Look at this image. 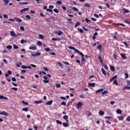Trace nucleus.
<instances>
[{
    "instance_id": "nucleus-45",
    "label": "nucleus",
    "mask_w": 130,
    "mask_h": 130,
    "mask_svg": "<svg viewBox=\"0 0 130 130\" xmlns=\"http://www.w3.org/2000/svg\"><path fill=\"white\" fill-rule=\"evenodd\" d=\"M21 74H24L26 72V71L25 70H22L21 71Z\"/></svg>"
},
{
    "instance_id": "nucleus-59",
    "label": "nucleus",
    "mask_w": 130,
    "mask_h": 130,
    "mask_svg": "<svg viewBox=\"0 0 130 130\" xmlns=\"http://www.w3.org/2000/svg\"><path fill=\"white\" fill-rule=\"evenodd\" d=\"M124 22L126 23H127V24H128V25H130V22H129V21H128L126 20H124Z\"/></svg>"
},
{
    "instance_id": "nucleus-16",
    "label": "nucleus",
    "mask_w": 130,
    "mask_h": 130,
    "mask_svg": "<svg viewBox=\"0 0 130 130\" xmlns=\"http://www.w3.org/2000/svg\"><path fill=\"white\" fill-rule=\"evenodd\" d=\"M101 71H102V72L103 74L104 75L106 76V72H105V69H104V68H102V69H101Z\"/></svg>"
},
{
    "instance_id": "nucleus-47",
    "label": "nucleus",
    "mask_w": 130,
    "mask_h": 130,
    "mask_svg": "<svg viewBox=\"0 0 130 130\" xmlns=\"http://www.w3.org/2000/svg\"><path fill=\"white\" fill-rule=\"evenodd\" d=\"M103 67H105L106 70H107L109 69V67H107V65H105V64H103Z\"/></svg>"
},
{
    "instance_id": "nucleus-54",
    "label": "nucleus",
    "mask_w": 130,
    "mask_h": 130,
    "mask_svg": "<svg viewBox=\"0 0 130 130\" xmlns=\"http://www.w3.org/2000/svg\"><path fill=\"white\" fill-rule=\"evenodd\" d=\"M13 48L16 49H18V46H17L16 45H13Z\"/></svg>"
},
{
    "instance_id": "nucleus-58",
    "label": "nucleus",
    "mask_w": 130,
    "mask_h": 130,
    "mask_svg": "<svg viewBox=\"0 0 130 130\" xmlns=\"http://www.w3.org/2000/svg\"><path fill=\"white\" fill-rule=\"evenodd\" d=\"M29 66H30L31 67L34 68H36L37 67V66H36L35 64H30V65H29Z\"/></svg>"
},
{
    "instance_id": "nucleus-43",
    "label": "nucleus",
    "mask_w": 130,
    "mask_h": 130,
    "mask_svg": "<svg viewBox=\"0 0 130 130\" xmlns=\"http://www.w3.org/2000/svg\"><path fill=\"white\" fill-rule=\"evenodd\" d=\"M113 83H114V84H115L116 85H118V82H117V80H114L113 81Z\"/></svg>"
},
{
    "instance_id": "nucleus-6",
    "label": "nucleus",
    "mask_w": 130,
    "mask_h": 130,
    "mask_svg": "<svg viewBox=\"0 0 130 130\" xmlns=\"http://www.w3.org/2000/svg\"><path fill=\"white\" fill-rule=\"evenodd\" d=\"M70 49L74 50L75 52L77 53H79L80 51L79 50L75 49L73 46H70Z\"/></svg>"
},
{
    "instance_id": "nucleus-27",
    "label": "nucleus",
    "mask_w": 130,
    "mask_h": 130,
    "mask_svg": "<svg viewBox=\"0 0 130 130\" xmlns=\"http://www.w3.org/2000/svg\"><path fill=\"white\" fill-rule=\"evenodd\" d=\"M36 2L38 4H42V3H43V0H36Z\"/></svg>"
},
{
    "instance_id": "nucleus-9",
    "label": "nucleus",
    "mask_w": 130,
    "mask_h": 130,
    "mask_svg": "<svg viewBox=\"0 0 130 130\" xmlns=\"http://www.w3.org/2000/svg\"><path fill=\"white\" fill-rule=\"evenodd\" d=\"M14 20H15L16 21H17V22L18 23H20V22H22V20L20 19L18 17H15L14 18Z\"/></svg>"
},
{
    "instance_id": "nucleus-26",
    "label": "nucleus",
    "mask_w": 130,
    "mask_h": 130,
    "mask_svg": "<svg viewBox=\"0 0 130 130\" xmlns=\"http://www.w3.org/2000/svg\"><path fill=\"white\" fill-rule=\"evenodd\" d=\"M121 57H122V59H126L125 55L123 54H121Z\"/></svg>"
},
{
    "instance_id": "nucleus-38",
    "label": "nucleus",
    "mask_w": 130,
    "mask_h": 130,
    "mask_svg": "<svg viewBox=\"0 0 130 130\" xmlns=\"http://www.w3.org/2000/svg\"><path fill=\"white\" fill-rule=\"evenodd\" d=\"M57 33L58 36H61L62 32L61 30H59V31H57Z\"/></svg>"
},
{
    "instance_id": "nucleus-60",
    "label": "nucleus",
    "mask_w": 130,
    "mask_h": 130,
    "mask_svg": "<svg viewBox=\"0 0 130 130\" xmlns=\"http://www.w3.org/2000/svg\"><path fill=\"white\" fill-rule=\"evenodd\" d=\"M54 6L52 5H49V9H54Z\"/></svg>"
},
{
    "instance_id": "nucleus-34",
    "label": "nucleus",
    "mask_w": 130,
    "mask_h": 130,
    "mask_svg": "<svg viewBox=\"0 0 130 130\" xmlns=\"http://www.w3.org/2000/svg\"><path fill=\"white\" fill-rule=\"evenodd\" d=\"M22 111L27 112L28 111V108H23Z\"/></svg>"
},
{
    "instance_id": "nucleus-22",
    "label": "nucleus",
    "mask_w": 130,
    "mask_h": 130,
    "mask_svg": "<svg viewBox=\"0 0 130 130\" xmlns=\"http://www.w3.org/2000/svg\"><path fill=\"white\" fill-rule=\"evenodd\" d=\"M84 7H86V8H90L91 7V5H90V4H85L84 5Z\"/></svg>"
},
{
    "instance_id": "nucleus-12",
    "label": "nucleus",
    "mask_w": 130,
    "mask_h": 130,
    "mask_svg": "<svg viewBox=\"0 0 130 130\" xmlns=\"http://www.w3.org/2000/svg\"><path fill=\"white\" fill-rule=\"evenodd\" d=\"M104 89L103 88L100 89L96 91V94L103 92Z\"/></svg>"
},
{
    "instance_id": "nucleus-40",
    "label": "nucleus",
    "mask_w": 130,
    "mask_h": 130,
    "mask_svg": "<svg viewBox=\"0 0 130 130\" xmlns=\"http://www.w3.org/2000/svg\"><path fill=\"white\" fill-rule=\"evenodd\" d=\"M102 47V45H99V46H97V49H100V50H101Z\"/></svg>"
},
{
    "instance_id": "nucleus-5",
    "label": "nucleus",
    "mask_w": 130,
    "mask_h": 130,
    "mask_svg": "<svg viewBox=\"0 0 130 130\" xmlns=\"http://www.w3.org/2000/svg\"><path fill=\"white\" fill-rule=\"evenodd\" d=\"M78 53L82 56V61H85V58H84V56H85L84 54H83L81 51L78 52Z\"/></svg>"
},
{
    "instance_id": "nucleus-44",
    "label": "nucleus",
    "mask_w": 130,
    "mask_h": 130,
    "mask_svg": "<svg viewBox=\"0 0 130 130\" xmlns=\"http://www.w3.org/2000/svg\"><path fill=\"white\" fill-rule=\"evenodd\" d=\"M56 122L57 123H58L60 125L62 124V122L58 120H56Z\"/></svg>"
},
{
    "instance_id": "nucleus-39",
    "label": "nucleus",
    "mask_w": 130,
    "mask_h": 130,
    "mask_svg": "<svg viewBox=\"0 0 130 130\" xmlns=\"http://www.w3.org/2000/svg\"><path fill=\"white\" fill-rule=\"evenodd\" d=\"M40 15L41 17H45V16H44V14L43 13L42 11H40Z\"/></svg>"
},
{
    "instance_id": "nucleus-61",
    "label": "nucleus",
    "mask_w": 130,
    "mask_h": 130,
    "mask_svg": "<svg viewBox=\"0 0 130 130\" xmlns=\"http://www.w3.org/2000/svg\"><path fill=\"white\" fill-rule=\"evenodd\" d=\"M45 51H46V52L50 51V48H46V49H45Z\"/></svg>"
},
{
    "instance_id": "nucleus-1",
    "label": "nucleus",
    "mask_w": 130,
    "mask_h": 130,
    "mask_svg": "<svg viewBox=\"0 0 130 130\" xmlns=\"http://www.w3.org/2000/svg\"><path fill=\"white\" fill-rule=\"evenodd\" d=\"M48 77L50 78L51 77L50 75V74H47L46 75L44 76V78L45 79V80H44V82L45 83H48L49 82V80H48Z\"/></svg>"
},
{
    "instance_id": "nucleus-10",
    "label": "nucleus",
    "mask_w": 130,
    "mask_h": 130,
    "mask_svg": "<svg viewBox=\"0 0 130 130\" xmlns=\"http://www.w3.org/2000/svg\"><path fill=\"white\" fill-rule=\"evenodd\" d=\"M29 50H36L37 49V48L36 46H31L29 47Z\"/></svg>"
},
{
    "instance_id": "nucleus-8",
    "label": "nucleus",
    "mask_w": 130,
    "mask_h": 130,
    "mask_svg": "<svg viewBox=\"0 0 130 130\" xmlns=\"http://www.w3.org/2000/svg\"><path fill=\"white\" fill-rule=\"evenodd\" d=\"M12 72L11 71H8V73H5V77H9V75H12Z\"/></svg>"
},
{
    "instance_id": "nucleus-17",
    "label": "nucleus",
    "mask_w": 130,
    "mask_h": 130,
    "mask_svg": "<svg viewBox=\"0 0 130 130\" xmlns=\"http://www.w3.org/2000/svg\"><path fill=\"white\" fill-rule=\"evenodd\" d=\"M99 59L100 60L101 63H102V64H104L103 61L102 60V57L101 56H100V55L99 56Z\"/></svg>"
},
{
    "instance_id": "nucleus-20",
    "label": "nucleus",
    "mask_w": 130,
    "mask_h": 130,
    "mask_svg": "<svg viewBox=\"0 0 130 130\" xmlns=\"http://www.w3.org/2000/svg\"><path fill=\"white\" fill-rule=\"evenodd\" d=\"M110 69L113 72H114L115 71V68H114V67H113L112 66H110Z\"/></svg>"
},
{
    "instance_id": "nucleus-24",
    "label": "nucleus",
    "mask_w": 130,
    "mask_h": 130,
    "mask_svg": "<svg viewBox=\"0 0 130 130\" xmlns=\"http://www.w3.org/2000/svg\"><path fill=\"white\" fill-rule=\"evenodd\" d=\"M4 2L5 3V5H8L9 3H10L9 0H3Z\"/></svg>"
},
{
    "instance_id": "nucleus-41",
    "label": "nucleus",
    "mask_w": 130,
    "mask_h": 130,
    "mask_svg": "<svg viewBox=\"0 0 130 130\" xmlns=\"http://www.w3.org/2000/svg\"><path fill=\"white\" fill-rule=\"evenodd\" d=\"M39 37L41 39H44V35H41V34L39 35Z\"/></svg>"
},
{
    "instance_id": "nucleus-29",
    "label": "nucleus",
    "mask_w": 130,
    "mask_h": 130,
    "mask_svg": "<svg viewBox=\"0 0 130 130\" xmlns=\"http://www.w3.org/2000/svg\"><path fill=\"white\" fill-rule=\"evenodd\" d=\"M80 25V22H76V24L75 25V27L76 28Z\"/></svg>"
},
{
    "instance_id": "nucleus-56",
    "label": "nucleus",
    "mask_w": 130,
    "mask_h": 130,
    "mask_svg": "<svg viewBox=\"0 0 130 130\" xmlns=\"http://www.w3.org/2000/svg\"><path fill=\"white\" fill-rule=\"evenodd\" d=\"M26 18H27L28 20H30L31 19V17L29 15H26Z\"/></svg>"
},
{
    "instance_id": "nucleus-13",
    "label": "nucleus",
    "mask_w": 130,
    "mask_h": 130,
    "mask_svg": "<svg viewBox=\"0 0 130 130\" xmlns=\"http://www.w3.org/2000/svg\"><path fill=\"white\" fill-rule=\"evenodd\" d=\"M95 83H89L88 84V85L89 86V87H94V86H95Z\"/></svg>"
},
{
    "instance_id": "nucleus-64",
    "label": "nucleus",
    "mask_w": 130,
    "mask_h": 130,
    "mask_svg": "<svg viewBox=\"0 0 130 130\" xmlns=\"http://www.w3.org/2000/svg\"><path fill=\"white\" fill-rule=\"evenodd\" d=\"M127 85L130 86V81L129 80H127Z\"/></svg>"
},
{
    "instance_id": "nucleus-11",
    "label": "nucleus",
    "mask_w": 130,
    "mask_h": 130,
    "mask_svg": "<svg viewBox=\"0 0 130 130\" xmlns=\"http://www.w3.org/2000/svg\"><path fill=\"white\" fill-rule=\"evenodd\" d=\"M126 89L129 90L130 89V86H126L122 88V90L124 91Z\"/></svg>"
},
{
    "instance_id": "nucleus-15",
    "label": "nucleus",
    "mask_w": 130,
    "mask_h": 130,
    "mask_svg": "<svg viewBox=\"0 0 130 130\" xmlns=\"http://www.w3.org/2000/svg\"><path fill=\"white\" fill-rule=\"evenodd\" d=\"M116 113L119 114H121L122 113V111L121 110L117 109L116 110Z\"/></svg>"
},
{
    "instance_id": "nucleus-3",
    "label": "nucleus",
    "mask_w": 130,
    "mask_h": 130,
    "mask_svg": "<svg viewBox=\"0 0 130 130\" xmlns=\"http://www.w3.org/2000/svg\"><path fill=\"white\" fill-rule=\"evenodd\" d=\"M0 115H4V116H8L9 114L7 112L4 111V112H0Z\"/></svg>"
},
{
    "instance_id": "nucleus-42",
    "label": "nucleus",
    "mask_w": 130,
    "mask_h": 130,
    "mask_svg": "<svg viewBox=\"0 0 130 130\" xmlns=\"http://www.w3.org/2000/svg\"><path fill=\"white\" fill-rule=\"evenodd\" d=\"M53 11H54V12H55V13H56L57 14H58L59 12V11L57 9H54Z\"/></svg>"
},
{
    "instance_id": "nucleus-23",
    "label": "nucleus",
    "mask_w": 130,
    "mask_h": 130,
    "mask_svg": "<svg viewBox=\"0 0 130 130\" xmlns=\"http://www.w3.org/2000/svg\"><path fill=\"white\" fill-rule=\"evenodd\" d=\"M104 114H105V113H104V112L103 111H100L99 112V115L100 116H103L104 115Z\"/></svg>"
},
{
    "instance_id": "nucleus-36",
    "label": "nucleus",
    "mask_w": 130,
    "mask_h": 130,
    "mask_svg": "<svg viewBox=\"0 0 130 130\" xmlns=\"http://www.w3.org/2000/svg\"><path fill=\"white\" fill-rule=\"evenodd\" d=\"M105 118L108 119L109 120L112 119V117L111 116H105Z\"/></svg>"
},
{
    "instance_id": "nucleus-37",
    "label": "nucleus",
    "mask_w": 130,
    "mask_h": 130,
    "mask_svg": "<svg viewBox=\"0 0 130 130\" xmlns=\"http://www.w3.org/2000/svg\"><path fill=\"white\" fill-rule=\"evenodd\" d=\"M7 48L8 49H12V45H8V46H7Z\"/></svg>"
},
{
    "instance_id": "nucleus-49",
    "label": "nucleus",
    "mask_w": 130,
    "mask_h": 130,
    "mask_svg": "<svg viewBox=\"0 0 130 130\" xmlns=\"http://www.w3.org/2000/svg\"><path fill=\"white\" fill-rule=\"evenodd\" d=\"M119 120H123V116H121L118 117Z\"/></svg>"
},
{
    "instance_id": "nucleus-62",
    "label": "nucleus",
    "mask_w": 130,
    "mask_h": 130,
    "mask_svg": "<svg viewBox=\"0 0 130 130\" xmlns=\"http://www.w3.org/2000/svg\"><path fill=\"white\" fill-rule=\"evenodd\" d=\"M94 16L95 17L97 18H99V16L98 14H94Z\"/></svg>"
},
{
    "instance_id": "nucleus-14",
    "label": "nucleus",
    "mask_w": 130,
    "mask_h": 130,
    "mask_svg": "<svg viewBox=\"0 0 130 130\" xmlns=\"http://www.w3.org/2000/svg\"><path fill=\"white\" fill-rule=\"evenodd\" d=\"M43 103V101H35L34 103L35 104L38 105V104H42Z\"/></svg>"
},
{
    "instance_id": "nucleus-46",
    "label": "nucleus",
    "mask_w": 130,
    "mask_h": 130,
    "mask_svg": "<svg viewBox=\"0 0 130 130\" xmlns=\"http://www.w3.org/2000/svg\"><path fill=\"white\" fill-rule=\"evenodd\" d=\"M72 9H73V10L74 11L78 12L79 11V10L77 9L76 7H73Z\"/></svg>"
},
{
    "instance_id": "nucleus-55",
    "label": "nucleus",
    "mask_w": 130,
    "mask_h": 130,
    "mask_svg": "<svg viewBox=\"0 0 130 130\" xmlns=\"http://www.w3.org/2000/svg\"><path fill=\"white\" fill-rule=\"evenodd\" d=\"M125 79H127L129 77L128 73H125Z\"/></svg>"
},
{
    "instance_id": "nucleus-51",
    "label": "nucleus",
    "mask_w": 130,
    "mask_h": 130,
    "mask_svg": "<svg viewBox=\"0 0 130 130\" xmlns=\"http://www.w3.org/2000/svg\"><path fill=\"white\" fill-rule=\"evenodd\" d=\"M20 29H21V31H24L25 30L24 27L22 26H20Z\"/></svg>"
},
{
    "instance_id": "nucleus-7",
    "label": "nucleus",
    "mask_w": 130,
    "mask_h": 130,
    "mask_svg": "<svg viewBox=\"0 0 130 130\" xmlns=\"http://www.w3.org/2000/svg\"><path fill=\"white\" fill-rule=\"evenodd\" d=\"M29 10V8H24V9H22L20 11V12L21 13V14H23V12H26L27 11H28Z\"/></svg>"
},
{
    "instance_id": "nucleus-25",
    "label": "nucleus",
    "mask_w": 130,
    "mask_h": 130,
    "mask_svg": "<svg viewBox=\"0 0 130 130\" xmlns=\"http://www.w3.org/2000/svg\"><path fill=\"white\" fill-rule=\"evenodd\" d=\"M52 41H60V39H59V38H57V39H56V38H52Z\"/></svg>"
},
{
    "instance_id": "nucleus-32",
    "label": "nucleus",
    "mask_w": 130,
    "mask_h": 130,
    "mask_svg": "<svg viewBox=\"0 0 130 130\" xmlns=\"http://www.w3.org/2000/svg\"><path fill=\"white\" fill-rule=\"evenodd\" d=\"M109 92L107 90H105L103 92H102V94H103V95L105 94H108Z\"/></svg>"
},
{
    "instance_id": "nucleus-28",
    "label": "nucleus",
    "mask_w": 130,
    "mask_h": 130,
    "mask_svg": "<svg viewBox=\"0 0 130 130\" xmlns=\"http://www.w3.org/2000/svg\"><path fill=\"white\" fill-rule=\"evenodd\" d=\"M37 45H38V46H41L42 45L41 41H38L37 42Z\"/></svg>"
},
{
    "instance_id": "nucleus-21",
    "label": "nucleus",
    "mask_w": 130,
    "mask_h": 130,
    "mask_svg": "<svg viewBox=\"0 0 130 130\" xmlns=\"http://www.w3.org/2000/svg\"><path fill=\"white\" fill-rule=\"evenodd\" d=\"M62 125L65 127H68L69 126V124L68 123H63Z\"/></svg>"
},
{
    "instance_id": "nucleus-30",
    "label": "nucleus",
    "mask_w": 130,
    "mask_h": 130,
    "mask_svg": "<svg viewBox=\"0 0 130 130\" xmlns=\"http://www.w3.org/2000/svg\"><path fill=\"white\" fill-rule=\"evenodd\" d=\"M36 56H40L41 55V52H38L36 53Z\"/></svg>"
},
{
    "instance_id": "nucleus-57",
    "label": "nucleus",
    "mask_w": 130,
    "mask_h": 130,
    "mask_svg": "<svg viewBox=\"0 0 130 130\" xmlns=\"http://www.w3.org/2000/svg\"><path fill=\"white\" fill-rule=\"evenodd\" d=\"M11 80H12L13 82H16V81H17L16 78H14V77L11 78Z\"/></svg>"
},
{
    "instance_id": "nucleus-19",
    "label": "nucleus",
    "mask_w": 130,
    "mask_h": 130,
    "mask_svg": "<svg viewBox=\"0 0 130 130\" xmlns=\"http://www.w3.org/2000/svg\"><path fill=\"white\" fill-rule=\"evenodd\" d=\"M52 102H53L52 101H49L45 104V105H51Z\"/></svg>"
},
{
    "instance_id": "nucleus-4",
    "label": "nucleus",
    "mask_w": 130,
    "mask_h": 130,
    "mask_svg": "<svg viewBox=\"0 0 130 130\" xmlns=\"http://www.w3.org/2000/svg\"><path fill=\"white\" fill-rule=\"evenodd\" d=\"M83 105V104L82 102H78L77 105V108H81V107Z\"/></svg>"
},
{
    "instance_id": "nucleus-53",
    "label": "nucleus",
    "mask_w": 130,
    "mask_h": 130,
    "mask_svg": "<svg viewBox=\"0 0 130 130\" xmlns=\"http://www.w3.org/2000/svg\"><path fill=\"white\" fill-rule=\"evenodd\" d=\"M56 4H58V5H61L62 4V2L60 1H57L56 2Z\"/></svg>"
},
{
    "instance_id": "nucleus-2",
    "label": "nucleus",
    "mask_w": 130,
    "mask_h": 130,
    "mask_svg": "<svg viewBox=\"0 0 130 130\" xmlns=\"http://www.w3.org/2000/svg\"><path fill=\"white\" fill-rule=\"evenodd\" d=\"M10 35L12 37L17 38L18 37V35H16V34L15 33L14 31L13 30L10 31Z\"/></svg>"
},
{
    "instance_id": "nucleus-52",
    "label": "nucleus",
    "mask_w": 130,
    "mask_h": 130,
    "mask_svg": "<svg viewBox=\"0 0 130 130\" xmlns=\"http://www.w3.org/2000/svg\"><path fill=\"white\" fill-rule=\"evenodd\" d=\"M122 43H123V44H124L126 47H129V45H128L126 42H122Z\"/></svg>"
},
{
    "instance_id": "nucleus-35",
    "label": "nucleus",
    "mask_w": 130,
    "mask_h": 130,
    "mask_svg": "<svg viewBox=\"0 0 130 130\" xmlns=\"http://www.w3.org/2000/svg\"><path fill=\"white\" fill-rule=\"evenodd\" d=\"M22 103L24 105H28V102H25L24 101H22Z\"/></svg>"
},
{
    "instance_id": "nucleus-33",
    "label": "nucleus",
    "mask_w": 130,
    "mask_h": 130,
    "mask_svg": "<svg viewBox=\"0 0 130 130\" xmlns=\"http://www.w3.org/2000/svg\"><path fill=\"white\" fill-rule=\"evenodd\" d=\"M63 118L65 120H67L69 118V116L67 115L63 116Z\"/></svg>"
},
{
    "instance_id": "nucleus-31",
    "label": "nucleus",
    "mask_w": 130,
    "mask_h": 130,
    "mask_svg": "<svg viewBox=\"0 0 130 130\" xmlns=\"http://www.w3.org/2000/svg\"><path fill=\"white\" fill-rule=\"evenodd\" d=\"M78 30L81 33H83L84 32V30L79 27H78Z\"/></svg>"
},
{
    "instance_id": "nucleus-18",
    "label": "nucleus",
    "mask_w": 130,
    "mask_h": 130,
    "mask_svg": "<svg viewBox=\"0 0 130 130\" xmlns=\"http://www.w3.org/2000/svg\"><path fill=\"white\" fill-rule=\"evenodd\" d=\"M85 21H86V22H87V23H91V20H89L88 18H85Z\"/></svg>"
},
{
    "instance_id": "nucleus-63",
    "label": "nucleus",
    "mask_w": 130,
    "mask_h": 130,
    "mask_svg": "<svg viewBox=\"0 0 130 130\" xmlns=\"http://www.w3.org/2000/svg\"><path fill=\"white\" fill-rule=\"evenodd\" d=\"M126 121H130V116L127 117Z\"/></svg>"
},
{
    "instance_id": "nucleus-50",
    "label": "nucleus",
    "mask_w": 130,
    "mask_h": 130,
    "mask_svg": "<svg viewBox=\"0 0 130 130\" xmlns=\"http://www.w3.org/2000/svg\"><path fill=\"white\" fill-rule=\"evenodd\" d=\"M129 12V10H127V9H126V10H125L124 11V13H125V14H127V13H128Z\"/></svg>"
},
{
    "instance_id": "nucleus-48",
    "label": "nucleus",
    "mask_w": 130,
    "mask_h": 130,
    "mask_svg": "<svg viewBox=\"0 0 130 130\" xmlns=\"http://www.w3.org/2000/svg\"><path fill=\"white\" fill-rule=\"evenodd\" d=\"M21 69H28V67L25 66H21Z\"/></svg>"
}]
</instances>
